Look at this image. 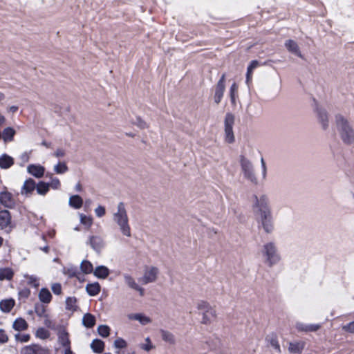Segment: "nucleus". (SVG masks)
I'll list each match as a JSON object with an SVG mask.
<instances>
[{
    "mask_svg": "<svg viewBox=\"0 0 354 354\" xmlns=\"http://www.w3.org/2000/svg\"><path fill=\"white\" fill-rule=\"evenodd\" d=\"M285 46L287 48V50L291 53H293L299 57H301V54L299 50V48L297 44L296 41L292 39H288L285 42Z\"/></svg>",
    "mask_w": 354,
    "mask_h": 354,
    "instance_id": "412c9836",
    "label": "nucleus"
},
{
    "mask_svg": "<svg viewBox=\"0 0 354 354\" xmlns=\"http://www.w3.org/2000/svg\"><path fill=\"white\" fill-rule=\"evenodd\" d=\"M261 168H262V178H263V179H265L266 177V175H267V168H266V162H265L263 158H261Z\"/></svg>",
    "mask_w": 354,
    "mask_h": 354,
    "instance_id": "680f3d73",
    "label": "nucleus"
},
{
    "mask_svg": "<svg viewBox=\"0 0 354 354\" xmlns=\"http://www.w3.org/2000/svg\"><path fill=\"white\" fill-rule=\"evenodd\" d=\"M251 207L256 216L272 212L269 198L265 194L254 195L251 199Z\"/></svg>",
    "mask_w": 354,
    "mask_h": 354,
    "instance_id": "39448f33",
    "label": "nucleus"
},
{
    "mask_svg": "<svg viewBox=\"0 0 354 354\" xmlns=\"http://www.w3.org/2000/svg\"><path fill=\"white\" fill-rule=\"evenodd\" d=\"M202 314V323L205 324H209L213 321L216 316V310L213 307H210L207 311L201 313Z\"/></svg>",
    "mask_w": 354,
    "mask_h": 354,
    "instance_id": "a211bd4d",
    "label": "nucleus"
},
{
    "mask_svg": "<svg viewBox=\"0 0 354 354\" xmlns=\"http://www.w3.org/2000/svg\"><path fill=\"white\" fill-rule=\"evenodd\" d=\"M113 345L116 348H124L127 346V343L124 339L118 337L114 341Z\"/></svg>",
    "mask_w": 354,
    "mask_h": 354,
    "instance_id": "3c124183",
    "label": "nucleus"
},
{
    "mask_svg": "<svg viewBox=\"0 0 354 354\" xmlns=\"http://www.w3.org/2000/svg\"><path fill=\"white\" fill-rule=\"evenodd\" d=\"M259 66V63L257 60H253L249 64L247 73H246V83L249 84V83L252 81V72Z\"/></svg>",
    "mask_w": 354,
    "mask_h": 354,
    "instance_id": "bb28decb",
    "label": "nucleus"
},
{
    "mask_svg": "<svg viewBox=\"0 0 354 354\" xmlns=\"http://www.w3.org/2000/svg\"><path fill=\"white\" fill-rule=\"evenodd\" d=\"M305 346V342L302 341L291 342L288 344V350L291 354H299Z\"/></svg>",
    "mask_w": 354,
    "mask_h": 354,
    "instance_id": "dca6fc26",
    "label": "nucleus"
},
{
    "mask_svg": "<svg viewBox=\"0 0 354 354\" xmlns=\"http://www.w3.org/2000/svg\"><path fill=\"white\" fill-rule=\"evenodd\" d=\"M50 288L55 295H59L62 292V286L59 283H52Z\"/></svg>",
    "mask_w": 354,
    "mask_h": 354,
    "instance_id": "5fc2aeb1",
    "label": "nucleus"
},
{
    "mask_svg": "<svg viewBox=\"0 0 354 354\" xmlns=\"http://www.w3.org/2000/svg\"><path fill=\"white\" fill-rule=\"evenodd\" d=\"M50 335V332L44 327L38 328L35 332L36 337L40 339H46L49 338Z\"/></svg>",
    "mask_w": 354,
    "mask_h": 354,
    "instance_id": "e433bc0d",
    "label": "nucleus"
},
{
    "mask_svg": "<svg viewBox=\"0 0 354 354\" xmlns=\"http://www.w3.org/2000/svg\"><path fill=\"white\" fill-rule=\"evenodd\" d=\"M57 335L58 343L62 347H65V346H68L71 345L69 334L64 328H63V327L59 328L57 333Z\"/></svg>",
    "mask_w": 354,
    "mask_h": 354,
    "instance_id": "ddd939ff",
    "label": "nucleus"
},
{
    "mask_svg": "<svg viewBox=\"0 0 354 354\" xmlns=\"http://www.w3.org/2000/svg\"><path fill=\"white\" fill-rule=\"evenodd\" d=\"M159 270L156 267L149 266L145 268L143 276L140 281L142 284L153 283L156 281Z\"/></svg>",
    "mask_w": 354,
    "mask_h": 354,
    "instance_id": "1a4fd4ad",
    "label": "nucleus"
},
{
    "mask_svg": "<svg viewBox=\"0 0 354 354\" xmlns=\"http://www.w3.org/2000/svg\"><path fill=\"white\" fill-rule=\"evenodd\" d=\"M28 326V323L23 318H17L12 324V328L17 331L26 330Z\"/></svg>",
    "mask_w": 354,
    "mask_h": 354,
    "instance_id": "7c9ffc66",
    "label": "nucleus"
},
{
    "mask_svg": "<svg viewBox=\"0 0 354 354\" xmlns=\"http://www.w3.org/2000/svg\"><path fill=\"white\" fill-rule=\"evenodd\" d=\"M234 124V116L230 113L225 115L224 120V131H225V141L227 143H233L235 140V137L233 131V126Z\"/></svg>",
    "mask_w": 354,
    "mask_h": 354,
    "instance_id": "423d86ee",
    "label": "nucleus"
},
{
    "mask_svg": "<svg viewBox=\"0 0 354 354\" xmlns=\"http://www.w3.org/2000/svg\"><path fill=\"white\" fill-rule=\"evenodd\" d=\"M315 113L318 124L323 130H327L329 127V117L326 110L318 105L315 108Z\"/></svg>",
    "mask_w": 354,
    "mask_h": 354,
    "instance_id": "6e6552de",
    "label": "nucleus"
},
{
    "mask_svg": "<svg viewBox=\"0 0 354 354\" xmlns=\"http://www.w3.org/2000/svg\"><path fill=\"white\" fill-rule=\"evenodd\" d=\"M54 171L57 174H62L66 173L68 171V167L66 164L64 162H59L57 165L54 166Z\"/></svg>",
    "mask_w": 354,
    "mask_h": 354,
    "instance_id": "ea45409f",
    "label": "nucleus"
},
{
    "mask_svg": "<svg viewBox=\"0 0 354 354\" xmlns=\"http://www.w3.org/2000/svg\"><path fill=\"white\" fill-rule=\"evenodd\" d=\"M28 172L35 178H41L45 172V168L40 165L32 164L27 167Z\"/></svg>",
    "mask_w": 354,
    "mask_h": 354,
    "instance_id": "2eb2a0df",
    "label": "nucleus"
},
{
    "mask_svg": "<svg viewBox=\"0 0 354 354\" xmlns=\"http://www.w3.org/2000/svg\"><path fill=\"white\" fill-rule=\"evenodd\" d=\"M260 252L263 263L268 267L277 265L281 260V256L274 242H268L263 244Z\"/></svg>",
    "mask_w": 354,
    "mask_h": 354,
    "instance_id": "7ed1b4c3",
    "label": "nucleus"
},
{
    "mask_svg": "<svg viewBox=\"0 0 354 354\" xmlns=\"http://www.w3.org/2000/svg\"><path fill=\"white\" fill-rule=\"evenodd\" d=\"M44 324L48 328L54 329L55 324L49 314L42 318Z\"/></svg>",
    "mask_w": 354,
    "mask_h": 354,
    "instance_id": "a18cd8bd",
    "label": "nucleus"
},
{
    "mask_svg": "<svg viewBox=\"0 0 354 354\" xmlns=\"http://www.w3.org/2000/svg\"><path fill=\"white\" fill-rule=\"evenodd\" d=\"M11 216L10 212L7 210L0 212V228L6 229L10 226Z\"/></svg>",
    "mask_w": 354,
    "mask_h": 354,
    "instance_id": "6ab92c4d",
    "label": "nucleus"
},
{
    "mask_svg": "<svg viewBox=\"0 0 354 354\" xmlns=\"http://www.w3.org/2000/svg\"><path fill=\"white\" fill-rule=\"evenodd\" d=\"M66 154V152H65V150L63 149H57L55 153H54V156L57 158H62V157H64Z\"/></svg>",
    "mask_w": 354,
    "mask_h": 354,
    "instance_id": "e2e57ef3",
    "label": "nucleus"
},
{
    "mask_svg": "<svg viewBox=\"0 0 354 354\" xmlns=\"http://www.w3.org/2000/svg\"><path fill=\"white\" fill-rule=\"evenodd\" d=\"M15 301L13 299H3L0 301V309L4 313H9L14 307Z\"/></svg>",
    "mask_w": 354,
    "mask_h": 354,
    "instance_id": "5701e85b",
    "label": "nucleus"
},
{
    "mask_svg": "<svg viewBox=\"0 0 354 354\" xmlns=\"http://www.w3.org/2000/svg\"><path fill=\"white\" fill-rule=\"evenodd\" d=\"M335 125L343 142L349 145L354 142V130L344 116L337 114L335 117Z\"/></svg>",
    "mask_w": 354,
    "mask_h": 354,
    "instance_id": "f257e3e1",
    "label": "nucleus"
},
{
    "mask_svg": "<svg viewBox=\"0 0 354 354\" xmlns=\"http://www.w3.org/2000/svg\"><path fill=\"white\" fill-rule=\"evenodd\" d=\"M14 164V159L4 153L0 156V167L1 169H8Z\"/></svg>",
    "mask_w": 354,
    "mask_h": 354,
    "instance_id": "4be33fe9",
    "label": "nucleus"
},
{
    "mask_svg": "<svg viewBox=\"0 0 354 354\" xmlns=\"http://www.w3.org/2000/svg\"><path fill=\"white\" fill-rule=\"evenodd\" d=\"M64 348V354H74L71 348V345Z\"/></svg>",
    "mask_w": 354,
    "mask_h": 354,
    "instance_id": "0e129e2a",
    "label": "nucleus"
},
{
    "mask_svg": "<svg viewBox=\"0 0 354 354\" xmlns=\"http://www.w3.org/2000/svg\"><path fill=\"white\" fill-rule=\"evenodd\" d=\"M50 185L47 183L40 181L36 185L37 192L39 195L44 196L49 191Z\"/></svg>",
    "mask_w": 354,
    "mask_h": 354,
    "instance_id": "473e14b6",
    "label": "nucleus"
},
{
    "mask_svg": "<svg viewBox=\"0 0 354 354\" xmlns=\"http://www.w3.org/2000/svg\"><path fill=\"white\" fill-rule=\"evenodd\" d=\"M87 244H88L93 250L100 252L104 247V241L102 236L99 235H91L88 237Z\"/></svg>",
    "mask_w": 354,
    "mask_h": 354,
    "instance_id": "9b49d317",
    "label": "nucleus"
},
{
    "mask_svg": "<svg viewBox=\"0 0 354 354\" xmlns=\"http://www.w3.org/2000/svg\"><path fill=\"white\" fill-rule=\"evenodd\" d=\"M239 162L244 179L253 185H259V180L252 162L243 156H240Z\"/></svg>",
    "mask_w": 354,
    "mask_h": 354,
    "instance_id": "20e7f679",
    "label": "nucleus"
},
{
    "mask_svg": "<svg viewBox=\"0 0 354 354\" xmlns=\"http://www.w3.org/2000/svg\"><path fill=\"white\" fill-rule=\"evenodd\" d=\"M110 330V328L107 325H100L97 327V333L102 337H109Z\"/></svg>",
    "mask_w": 354,
    "mask_h": 354,
    "instance_id": "a19ab883",
    "label": "nucleus"
},
{
    "mask_svg": "<svg viewBox=\"0 0 354 354\" xmlns=\"http://www.w3.org/2000/svg\"><path fill=\"white\" fill-rule=\"evenodd\" d=\"M79 216L81 224L84 225L86 228L89 229L93 224V218L83 214H80Z\"/></svg>",
    "mask_w": 354,
    "mask_h": 354,
    "instance_id": "58836bf2",
    "label": "nucleus"
},
{
    "mask_svg": "<svg viewBox=\"0 0 354 354\" xmlns=\"http://www.w3.org/2000/svg\"><path fill=\"white\" fill-rule=\"evenodd\" d=\"M161 337H162V339L165 342H166L170 344H174L176 343L175 336L169 331L162 330L161 331Z\"/></svg>",
    "mask_w": 354,
    "mask_h": 354,
    "instance_id": "f704fd0d",
    "label": "nucleus"
},
{
    "mask_svg": "<svg viewBox=\"0 0 354 354\" xmlns=\"http://www.w3.org/2000/svg\"><path fill=\"white\" fill-rule=\"evenodd\" d=\"M140 348L145 351H149L153 348V345L149 337L145 339V343L140 344Z\"/></svg>",
    "mask_w": 354,
    "mask_h": 354,
    "instance_id": "603ef678",
    "label": "nucleus"
},
{
    "mask_svg": "<svg viewBox=\"0 0 354 354\" xmlns=\"http://www.w3.org/2000/svg\"><path fill=\"white\" fill-rule=\"evenodd\" d=\"M68 204L75 209H80L83 205V200L79 195H73L69 198Z\"/></svg>",
    "mask_w": 354,
    "mask_h": 354,
    "instance_id": "a878e982",
    "label": "nucleus"
},
{
    "mask_svg": "<svg viewBox=\"0 0 354 354\" xmlns=\"http://www.w3.org/2000/svg\"><path fill=\"white\" fill-rule=\"evenodd\" d=\"M6 122V118L0 113V127L3 125Z\"/></svg>",
    "mask_w": 354,
    "mask_h": 354,
    "instance_id": "774afa93",
    "label": "nucleus"
},
{
    "mask_svg": "<svg viewBox=\"0 0 354 354\" xmlns=\"http://www.w3.org/2000/svg\"><path fill=\"white\" fill-rule=\"evenodd\" d=\"M80 269L82 272L84 274H89L93 271V267L92 263L87 260H84L82 261L80 265Z\"/></svg>",
    "mask_w": 354,
    "mask_h": 354,
    "instance_id": "4c0bfd02",
    "label": "nucleus"
},
{
    "mask_svg": "<svg viewBox=\"0 0 354 354\" xmlns=\"http://www.w3.org/2000/svg\"><path fill=\"white\" fill-rule=\"evenodd\" d=\"M14 276L13 270L10 268H0V281L11 280Z\"/></svg>",
    "mask_w": 354,
    "mask_h": 354,
    "instance_id": "c85d7f7f",
    "label": "nucleus"
},
{
    "mask_svg": "<svg viewBox=\"0 0 354 354\" xmlns=\"http://www.w3.org/2000/svg\"><path fill=\"white\" fill-rule=\"evenodd\" d=\"M77 308V299L74 297H69L66 299V308L68 310L74 312Z\"/></svg>",
    "mask_w": 354,
    "mask_h": 354,
    "instance_id": "72a5a7b5",
    "label": "nucleus"
},
{
    "mask_svg": "<svg viewBox=\"0 0 354 354\" xmlns=\"http://www.w3.org/2000/svg\"><path fill=\"white\" fill-rule=\"evenodd\" d=\"M50 187L53 189H58L60 187V181L57 178H51V181L50 183Z\"/></svg>",
    "mask_w": 354,
    "mask_h": 354,
    "instance_id": "4d7b16f0",
    "label": "nucleus"
},
{
    "mask_svg": "<svg viewBox=\"0 0 354 354\" xmlns=\"http://www.w3.org/2000/svg\"><path fill=\"white\" fill-rule=\"evenodd\" d=\"M35 181L31 178L26 180L21 190V193L23 195H28L31 194L36 189Z\"/></svg>",
    "mask_w": 354,
    "mask_h": 354,
    "instance_id": "f3484780",
    "label": "nucleus"
},
{
    "mask_svg": "<svg viewBox=\"0 0 354 354\" xmlns=\"http://www.w3.org/2000/svg\"><path fill=\"white\" fill-rule=\"evenodd\" d=\"M0 203L6 207L12 208L15 201L11 193L7 191L0 192Z\"/></svg>",
    "mask_w": 354,
    "mask_h": 354,
    "instance_id": "4468645a",
    "label": "nucleus"
},
{
    "mask_svg": "<svg viewBox=\"0 0 354 354\" xmlns=\"http://www.w3.org/2000/svg\"><path fill=\"white\" fill-rule=\"evenodd\" d=\"M237 90H238V86L236 85V83H233L230 89V95L232 103L234 104H235V102H236V93H237Z\"/></svg>",
    "mask_w": 354,
    "mask_h": 354,
    "instance_id": "49530a36",
    "label": "nucleus"
},
{
    "mask_svg": "<svg viewBox=\"0 0 354 354\" xmlns=\"http://www.w3.org/2000/svg\"><path fill=\"white\" fill-rule=\"evenodd\" d=\"M92 350L96 353H100L104 348V343L103 341L95 339L91 344Z\"/></svg>",
    "mask_w": 354,
    "mask_h": 354,
    "instance_id": "2f4dec72",
    "label": "nucleus"
},
{
    "mask_svg": "<svg viewBox=\"0 0 354 354\" xmlns=\"http://www.w3.org/2000/svg\"><path fill=\"white\" fill-rule=\"evenodd\" d=\"M124 279L125 283L131 288L135 289L136 288H137V286L138 284L136 282L135 279L131 276L129 274H125L124 275Z\"/></svg>",
    "mask_w": 354,
    "mask_h": 354,
    "instance_id": "37998d69",
    "label": "nucleus"
},
{
    "mask_svg": "<svg viewBox=\"0 0 354 354\" xmlns=\"http://www.w3.org/2000/svg\"><path fill=\"white\" fill-rule=\"evenodd\" d=\"M82 324L86 328H92L95 324V317L91 313H86L82 318Z\"/></svg>",
    "mask_w": 354,
    "mask_h": 354,
    "instance_id": "cd10ccee",
    "label": "nucleus"
},
{
    "mask_svg": "<svg viewBox=\"0 0 354 354\" xmlns=\"http://www.w3.org/2000/svg\"><path fill=\"white\" fill-rule=\"evenodd\" d=\"M15 338L17 342L21 343L28 342L30 339V335L29 334H16L15 335Z\"/></svg>",
    "mask_w": 354,
    "mask_h": 354,
    "instance_id": "8fccbe9b",
    "label": "nucleus"
},
{
    "mask_svg": "<svg viewBox=\"0 0 354 354\" xmlns=\"http://www.w3.org/2000/svg\"><path fill=\"white\" fill-rule=\"evenodd\" d=\"M296 328L299 331H316L319 328V325L318 324H310L307 325L301 322H297L296 324Z\"/></svg>",
    "mask_w": 354,
    "mask_h": 354,
    "instance_id": "b1692460",
    "label": "nucleus"
},
{
    "mask_svg": "<svg viewBox=\"0 0 354 354\" xmlns=\"http://www.w3.org/2000/svg\"><path fill=\"white\" fill-rule=\"evenodd\" d=\"M8 341V336L4 330L0 329V344L7 343Z\"/></svg>",
    "mask_w": 354,
    "mask_h": 354,
    "instance_id": "13d9d810",
    "label": "nucleus"
},
{
    "mask_svg": "<svg viewBox=\"0 0 354 354\" xmlns=\"http://www.w3.org/2000/svg\"><path fill=\"white\" fill-rule=\"evenodd\" d=\"M38 298L41 303L49 304L52 300L53 296L48 288H42L39 292Z\"/></svg>",
    "mask_w": 354,
    "mask_h": 354,
    "instance_id": "aec40b11",
    "label": "nucleus"
},
{
    "mask_svg": "<svg viewBox=\"0 0 354 354\" xmlns=\"http://www.w3.org/2000/svg\"><path fill=\"white\" fill-rule=\"evenodd\" d=\"M113 220L119 226V228L124 236L130 237L131 236V227L129 224V217L125 205L120 202L118 204L117 209L113 214Z\"/></svg>",
    "mask_w": 354,
    "mask_h": 354,
    "instance_id": "f03ea898",
    "label": "nucleus"
},
{
    "mask_svg": "<svg viewBox=\"0 0 354 354\" xmlns=\"http://www.w3.org/2000/svg\"><path fill=\"white\" fill-rule=\"evenodd\" d=\"M8 110H9V111H10L12 113H15V112H16L18 110V106H11L9 107Z\"/></svg>",
    "mask_w": 354,
    "mask_h": 354,
    "instance_id": "338daca9",
    "label": "nucleus"
},
{
    "mask_svg": "<svg viewBox=\"0 0 354 354\" xmlns=\"http://www.w3.org/2000/svg\"><path fill=\"white\" fill-rule=\"evenodd\" d=\"M86 290L90 296H95L100 292V286L97 282L89 283L86 286Z\"/></svg>",
    "mask_w": 354,
    "mask_h": 354,
    "instance_id": "c756f323",
    "label": "nucleus"
},
{
    "mask_svg": "<svg viewBox=\"0 0 354 354\" xmlns=\"http://www.w3.org/2000/svg\"><path fill=\"white\" fill-rule=\"evenodd\" d=\"M343 330L350 332L354 333V321L350 322L349 324L342 326Z\"/></svg>",
    "mask_w": 354,
    "mask_h": 354,
    "instance_id": "052dcab7",
    "label": "nucleus"
},
{
    "mask_svg": "<svg viewBox=\"0 0 354 354\" xmlns=\"http://www.w3.org/2000/svg\"><path fill=\"white\" fill-rule=\"evenodd\" d=\"M25 278L27 279L28 284L37 288L39 286V279L37 277L33 275H25Z\"/></svg>",
    "mask_w": 354,
    "mask_h": 354,
    "instance_id": "09e8293b",
    "label": "nucleus"
},
{
    "mask_svg": "<svg viewBox=\"0 0 354 354\" xmlns=\"http://www.w3.org/2000/svg\"><path fill=\"white\" fill-rule=\"evenodd\" d=\"M212 307L211 305L207 303L205 301H199L197 303L196 308L198 310L201 311V313H203L204 311H207V309H209V308Z\"/></svg>",
    "mask_w": 354,
    "mask_h": 354,
    "instance_id": "de8ad7c7",
    "label": "nucleus"
},
{
    "mask_svg": "<svg viewBox=\"0 0 354 354\" xmlns=\"http://www.w3.org/2000/svg\"><path fill=\"white\" fill-rule=\"evenodd\" d=\"M259 227H261L266 234H270L274 229V221L272 212L257 216Z\"/></svg>",
    "mask_w": 354,
    "mask_h": 354,
    "instance_id": "0eeeda50",
    "label": "nucleus"
},
{
    "mask_svg": "<svg viewBox=\"0 0 354 354\" xmlns=\"http://www.w3.org/2000/svg\"><path fill=\"white\" fill-rule=\"evenodd\" d=\"M15 134V131L12 127L6 128L2 133V138L5 142L12 141Z\"/></svg>",
    "mask_w": 354,
    "mask_h": 354,
    "instance_id": "c9c22d12",
    "label": "nucleus"
},
{
    "mask_svg": "<svg viewBox=\"0 0 354 354\" xmlns=\"http://www.w3.org/2000/svg\"><path fill=\"white\" fill-rule=\"evenodd\" d=\"M225 88V75H223L216 86L215 94L214 96V100L216 104H218L221 102L223 96Z\"/></svg>",
    "mask_w": 354,
    "mask_h": 354,
    "instance_id": "f8f14e48",
    "label": "nucleus"
},
{
    "mask_svg": "<svg viewBox=\"0 0 354 354\" xmlns=\"http://www.w3.org/2000/svg\"><path fill=\"white\" fill-rule=\"evenodd\" d=\"M134 290H136L138 292H139L140 295H144V289L142 287H140L139 285H138L137 288H136Z\"/></svg>",
    "mask_w": 354,
    "mask_h": 354,
    "instance_id": "69168bd1",
    "label": "nucleus"
},
{
    "mask_svg": "<svg viewBox=\"0 0 354 354\" xmlns=\"http://www.w3.org/2000/svg\"><path fill=\"white\" fill-rule=\"evenodd\" d=\"M131 123L141 129L148 128V124L147 122L140 117H136L135 119H133L131 120Z\"/></svg>",
    "mask_w": 354,
    "mask_h": 354,
    "instance_id": "79ce46f5",
    "label": "nucleus"
},
{
    "mask_svg": "<svg viewBox=\"0 0 354 354\" xmlns=\"http://www.w3.org/2000/svg\"><path fill=\"white\" fill-rule=\"evenodd\" d=\"M130 321H137L142 326H146L152 323V319L142 313H132L127 315Z\"/></svg>",
    "mask_w": 354,
    "mask_h": 354,
    "instance_id": "9d476101",
    "label": "nucleus"
},
{
    "mask_svg": "<svg viewBox=\"0 0 354 354\" xmlns=\"http://www.w3.org/2000/svg\"><path fill=\"white\" fill-rule=\"evenodd\" d=\"M34 354H49V351L39 345L34 344Z\"/></svg>",
    "mask_w": 354,
    "mask_h": 354,
    "instance_id": "864d4df0",
    "label": "nucleus"
},
{
    "mask_svg": "<svg viewBox=\"0 0 354 354\" xmlns=\"http://www.w3.org/2000/svg\"><path fill=\"white\" fill-rule=\"evenodd\" d=\"M35 311L36 315L40 318H43L48 315L46 308L41 305H36L35 307Z\"/></svg>",
    "mask_w": 354,
    "mask_h": 354,
    "instance_id": "c03bdc74",
    "label": "nucleus"
},
{
    "mask_svg": "<svg viewBox=\"0 0 354 354\" xmlns=\"http://www.w3.org/2000/svg\"><path fill=\"white\" fill-rule=\"evenodd\" d=\"M110 272L108 268L104 266H97L93 271L94 275L99 279L106 278Z\"/></svg>",
    "mask_w": 354,
    "mask_h": 354,
    "instance_id": "393cba45",
    "label": "nucleus"
},
{
    "mask_svg": "<svg viewBox=\"0 0 354 354\" xmlns=\"http://www.w3.org/2000/svg\"><path fill=\"white\" fill-rule=\"evenodd\" d=\"M20 354H34V344L23 347Z\"/></svg>",
    "mask_w": 354,
    "mask_h": 354,
    "instance_id": "6e6d98bb",
    "label": "nucleus"
},
{
    "mask_svg": "<svg viewBox=\"0 0 354 354\" xmlns=\"http://www.w3.org/2000/svg\"><path fill=\"white\" fill-rule=\"evenodd\" d=\"M105 208L103 206L99 205L95 209V213L97 216L102 217L105 214Z\"/></svg>",
    "mask_w": 354,
    "mask_h": 354,
    "instance_id": "bf43d9fd",
    "label": "nucleus"
}]
</instances>
